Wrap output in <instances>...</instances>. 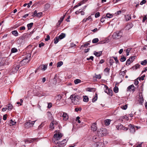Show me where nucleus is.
<instances>
[{"label":"nucleus","mask_w":147,"mask_h":147,"mask_svg":"<svg viewBox=\"0 0 147 147\" xmlns=\"http://www.w3.org/2000/svg\"><path fill=\"white\" fill-rule=\"evenodd\" d=\"M70 98L71 99L72 103L75 105L79 104L82 100L81 96L76 94L71 95Z\"/></svg>","instance_id":"obj_1"},{"label":"nucleus","mask_w":147,"mask_h":147,"mask_svg":"<svg viewBox=\"0 0 147 147\" xmlns=\"http://www.w3.org/2000/svg\"><path fill=\"white\" fill-rule=\"evenodd\" d=\"M31 55L30 54H28L25 59H23L20 62L19 65L21 66L26 64L27 63L29 62Z\"/></svg>","instance_id":"obj_2"},{"label":"nucleus","mask_w":147,"mask_h":147,"mask_svg":"<svg viewBox=\"0 0 147 147\" xmlns=\"http://www.w3.org/2000/svg\"><path fill=\"white\" fill-rule=\"evenodd\" d=\"M107 134V129L105 128H102L98 131L97 134L98 136H102L106 135Z\"/></svg>","instance_id":"obj_3"},{"label":"nucleus","mask_w":147,"mask_h":147,"mask_svg":"<svg viewBox=\"0 0 147 147\" xmlns=\"http://www.w3.org/2000/svg\"><path fill=\"white\" fill-rule=\"evenodd\" d=\"M123 35L122 32L120 31H117L114 33L113 35V38L117 39L120 38Z\"/></svg>","instance_id":"obj_4"},{"label":"nucleus","mask_w":147,"mask_h":147,"mask_svg":"<svg viewBox=\"0 0 147 147\" xmlns=\"http://www.w3.org/2000/svg\"><path fill=\"white\" fill-rule=\"evenodd\" d=\"M62 136V135L61 133L55 134L54 135V139H53V140L56 143Z\"/></svg>","instance_id":"obj_5"},{"label":"nucleus","mask_w":147,"mask_h":147,"mask_svg":"<svg viewBox=\"0 0 147 147\" xmlns=\"http://www.w3.org/2000/svg\"><path fill=\"white\" fill-rule=\"evenodd\" d=\"M20 66L21 65L19 64L18 65H14L12 67L10 71L12 73H16L18 71Z\"/></svg>","instance_id":"obj_6"},{"label":"nucleus","mask_w":147,"mask_h":147,"mask_svg":"<svg viewBox=\"0 0 147 147\" xmlns=\"http://www.w3.org/2000/svg\"><path fill=\"white\" fill-rule=\"evenodd\" d=\"M36 121H31L29 120V121H27L25 123V126L26 128H29L33 126L34 123Z\"/></svg>","instance_id":"obj_7"},{"label":"nucleus","mask_w":147,"mask_h":147,"mask_svg":"<svg viewBox=\"0 0 147 147\" xmlns=\"http://www.w3.org/2000/svg\"><path fill=\"white\" fill-rule=\"evenodd\" d=\"M104 144L102 142H96L93 144L91 147H104Z\"/></svg>","instance_id":"obj_8"},{"label":"nucleus","mask_w":147,"mask_h":147,"mask_svg":"<svg viewBox=\"0 0 147 147\" xmlns=\"http://www.w3.org/2000/svg\"><path fill=\"white\" fill-rule=\"evenodd\" d=\"M56 99L57 100V102H62L63 99V96L60 95H59L56 96Z\"/></svg>","instance_id":"obj_9"},{"label":"nucleus","mask_w":147,"mask_h":147,"mask_svg":"<svg viewBox=\"0 0 147 147\" xmlns=\"http://www.w3.org/2000/svg\"><path fill=\"white\" fill-rule=\"evenodd\" d=\"M62 113H61V115L63 117V119L64 121H67L69 118L68 115L65 112H62Z\"/></svg>","instance_id":"obj_10"},{"label":"nucleus","mask_w":147,"mask_h":147,"mask_svg":"<svg viewBox=\"0 0 147 147\" xmlns=\"http://www.w3.org/2000/svg\"><path fill=\"white\" fill-rule=\"evenodd\" d=\"M66 142V140L64 139L61 142L59 143L57 142L56 143L58 144L59 146L61 147L64 146L65 145Z\"/></svg>","instance_id":"obj_11"},{"label":"nucleus","mask_w":147,"mask_h":147,"mask_svg":"<svg viewBox=\"0 0 147 147\" xmlns=\"http://www.w3.org/2000/svg\"><path fill=\"white\" fill-rule=\"evenodd\" d=\"M97 126L96 122L92 124L91 126L92 130L93 131H95L97 130Z\"/></svg>","instance_id":"obj_12"},{"label":"nucleus","mask_w":147,"mask_h":147,"mask_svg":"<svg viewBox=\"0 0 147 147\" xmlns=\"http://www.w3.org/2000/svg\"><path fill=\"white\" fill-rule=\"evenodd\" d=\"M135 88L133 84L129 86L127 88V91H134Z\"/></svg>","instance_id":"obj_13"},{"label":"nucleus","mask_w":147,"mask_h":147,"mask_svg":"<svg viewBox=\"0 0 147 147\" xmlns=\"http://www.w3.org/2000/svg\"><path fill=\"white\" fill-rule=\"evenodd\" d=\"M128 126L129 128V130L130 132L132 133H134L135 131V130L133 125L131 124H130Z\"/></svg>","instance_id":"obj_14"},{"label":"nucleus","mask_w":147,"mask_h":147,"mask_svg":"<svg viewBox=\"0 0 147 147\" xmlns=\"http://www.w3.org/2000/svg\"><path fill=\"white\" fill-rule=\"evenodd\" d=\"M29 34L27 33L24 34L23 36H20V39L21 40H24L25 38H28L29 36Z\"/></svg>","instance_id":"obj_15"},{"label":"nucleus","mask_w":147,"mask_h":147,"mask_svg":"<svg viewBox=\"0 0 147 147\" xmlns=\"http://www.w3.org/2000/svg\"><path fill=\"white\" fill-rule=\"evenodd\" d=\"M94 54L96 57H100L102 54V51H100L98 52H97L95 51L94 52Z\"/></svg>","instance_id":"obj_16"},{"label":"nucleus","mask_w":147,"mask_h":147,"mask_svg":"<svg viewBox=\"0 0 147 147\" xmlns=\"http://www.w3.org/2000/svg\"><path fill=\"white\" fill-rule=\"evenodd\" d=\"M55 123H57V122L55 121H53L50 124V127L51 129H54L55 127L54 124Z\"/></svg>","instance_id":"obj_17"},{"label":"nucleus","mask_w":147,"mask_h":147,"mask_svg":"<svg viewBox=\"0 0 147 147\" xmlns=\"http://www.w3.org/2000/svg\"><path fill=\"white\" fill-rule=\"evenodd\" d=\"M105 87L106 90H108V92H107V94L111 95V96L112 95L113 93V92L112 91L110 90V89H109L108 88V87L107 86H105Z\"/></svg>","instance_id":"obj_18"},{"label":"nucleus","mask_w":147,"mask_h":147,"mask_svg":"<svg viewBox=\"0 0 147 147\" xmlns=\"http://www.w3.org/2000/svg\"><path fill=\"white\" fill-rule=\"evenodd\" d=\"M110 67H107L104 69V72L107 74H109L110 72Z\"/></svg>","instance_id":"obj_19"},{"label":"nucleus","mask_w":147,"mask_h":147,"mask_svg":"<svg viewBox=\"0 0 147 147\" xmlns=\"http://www.w3.org/2000/svg\"><path fill=\"white\" fill-rule=\"evenodd\" d=\"M111 121V120L109 119H107L104 121V123L105 125L106 126H108L109 125Z\"/></svg>","instance_id":"obj_20"},{"label":"nucleus","mask_w":147,"mask_h":147,"mask_svg":"<svg viewBox=\"0 0 147 147\" xmlns=\"http://www.w3.org/2000/svg\"><path fill=\"white\" fill-rule=\"evenodd\" d=\"M116 127L118 130H121L123 128V126L121 124H119L118 125H117Z\"/></svg>","instance_id":"obj_21"},{"label":"nucleus","mask_w":147,"mask_h":147,"mask_svg":"<svg viewBox=\"0 0 147 147\" xmlns=\"http://www.w3.org/2000/svg\"><path fill=\"white\" fill-rule=\"evenodd\" d=\"M6 106L7 107V109L9 111H11L12 109L13 106L11 104H9Z\"/></svg>","instance_id":"obj_22"},{"label":"nucleus","mask_w":147,"mask_h":147,"mask_svg":"<svg viewBox=\"0 0 147 147\" xmlns=\"http://www.w3.org/2000/svg\"><path fill=\"white\" fill-rule=\"evenodd\" d=\"M125 20L126 21H129L131 18V15L129 14H127L125 16Z\"/></svg>","instance_id":"obj_23"},{"label":"nucleus","mask_w":147,"mask_h":147,"mask_svg":"<svg viewBox=\"0 0 147 147\" xmlns=\"http://www.w3.org/2000/svg\"><path fill=\"white\" fill-rule=\"evenodd\" d=\"M89 98L88 96H83V101L86 102H87L88 101Z\"/></svg>","instance_id":"obj_24"},{"label":"nucleus","mask_w":147,"mask_h":147,"mask_svg":"<svg viewBox=\"0 0 147 147\" xmlns=\"http://www.w3.org/2000/svg\"><path fill=\"white\" fill-rule=\"evenodd\" d=\"M5 58H3L1 60H0V67L4 65Z\"/></svg>","instance_id":"obj_25"},{"label":"nucleus","mask_w":147,"mask_h":147,"mask_svg":"<svg viewBox=\"0 0 147 147\" xmlns=\"http://www.w3.org/2000/svg\"><path fill=\"white\" fill-rule=\"evenodd\" d=\"M65 36V34L63 33H62L59 36H58L60 39H62L64 38Z\"/></svg>","instance_id":"obj_26"},{"label":"nucleus","mask_w":147,"mask_h":147,"mask_svg":"<svg viewBox=\"0 0 147 147\" xmlns=\"http://www.w3.org/2000/svg\"><path fill=\"white\" fill-rule=\"evenodd\" d=\"M47 65H42L41 67V70L42 71H45L47 69Z\"/></svg>","instance_id":"obj_27"},{"label":"nucleus","mask_w":147,"mask_h":147,"mask_svg":"<svg viewBox=\"0 0 147 147\" xmlns=\"http://www.w3.org/2000/svg\"><path fill=\"white\" fill-rule=\"evenodd\" d=\"M12 34L16 36H18V33L16 30L13 31L11 32Z\"/></svg>","instance_id":"obj_28"},{"label":"nucleus","mask_w":147,"mask_h":147,"mask_svg":"<svg viewBox=\"0 0 147 147\" xmlns=\"http://www.w3.org/2000/svg\"><path fill=\"white\" fill-rule=\"evenodd\" d=\"M34 24L33 23H30V24H28L27 25V26L28 27V29L30 30V29L32 27Z\"/></svg>","instance_id":"obj_29"},{"label":"nucleus","mask_w":147,"mask_h":147,"mask_svg":"<svg viewBox=\"0 0 147 147\" xmlns=\"http://www.w3.org/2000/svg\"><path fill=\"white\" fill-rule=\"evenodd\" d=\"M132 62V60H131L129 58L126 61V65L128 66Z\"/></svg>","instance_id":"obj_30"},{"label":"nucleus","mask_w":147,"mask_h":147,"mask_svg":"<svg viewBox=\"0 0 147 147\" xmlns=\"http://www.w3.org/2000/svg\"><path fill=\"white\" fill-rule=\"evenodd\" d=\"M18 51L17 49L16 48H12L11 49V53H15Z\"/></svg>","instance_id":"obj_31"},{"label":"nucleus","mask_w":147,"mask_h":147,"mask_svg":"<svg viewBox=\"0 0 147 147\" xmlns=\"http://www.w3.org/2000/svg\"><path fill=\"white\" fill-rule=\"evenodd\" d=\"M98 95L96 93L95 94V96L92 99V102H94L96 101L97 99Z\"/></svg>","instance_id":"obj_32"},{"label":"nucleus","mask_w":147,"mask_h":147,"mask_svg":"<svg viewBox=\"0 0 147 147\" xmlns=\"http://www.w3.org/2000/svg\"><path fill=\"white\" fill-rule=\"evenodd\" d=\"M63 62L62 61H59L57 63V67H60L63 64Z\"/></svg>","instance_id":"obj_33"},{"label":"nucleus","mask_w":147,"mask_h":147,"mask_svg":"<svg viewBox=\"0 0 147 147\" xmlns=\"http://www.w3.org/2000/svg\"><path fill=\"white\" fill-rule=\"evenodd\" d=\"M105 16H106V18L107 17L108 18H111L113 16V15L112 14L108 13Z\"/></svg>","instance_id":"obj_34"},{"label":"nucleus","mask_w":147,"mask_h":147,"mask_svg":"<svg viewBox=\"0 0 147 147\" xmlns=\"http://www.w3.org/2000/svg\"><path fill=\"white\" fill-rule=\"evenodd\" d=\"M127 104L125 105H121L120 106V108L123 109V110H126L127 108Z\"/></svg>","instance_id":"obj_35"},{"label":"nucleus","mask_w":147,"mask_h":147,"mask_svg":"<svg viewBox=\"0 0 147 147\" xmlns=\"http://www.w3.org/2000/svg\"><path fill=\"white\" fill-rule=\"evenodd\" d=\"M59 37H55L54 39V43L55 44H56L58 42H59Z\"/></svg>","instance_id":"obj_36"},{"label":"nucleus","mask_w":147,"mask_h":147,"mask_svg":"<svg viewBox=\"0 0 147 147\" xmlns=\"http://www.w3.org/2000/svg\"><path fill=\"white\" fill-rule=\"evenodd\" d=\"M140 66V65L139 64H137L135 66H133L132 67V68H133L134 69H136L138 68H139Z\"/></svg>","instance_id":"obj_37"},{"label":"nucleus","mask_w":147,"mask_h":147,"mask_svg":"<svg viewBox=\"0 0 147 147\" xmlns=\"http://www.w3.org/2000/svg\"><path fill=\"white\" fill-rule=\"evenodd\" d=\"M98 41L99 39L98 38H95L92 40V42L93 43H96Z\"/></svg>","instance_id":"obj_38"},{"label":"nucleus","mask_w":147,"mask_h":147,"mask_svg":"<svg viewBox=\"0 0 147 147\" xmlns=\"http://www.w3.org/2000/svg\"><path fill=\"white\" fill-rule=\"evenodd\" d=\"M98 137H97L96 136H94L93 138V141L95 143H96V142H97V140H97V139H98Z\"/></svg>","instance_id":"obj_39"},{"label":"nucleus","mask_w":147,"mask_h":147,"mask_svg":"<svg viewBox=\"0 0 147 147\" xmlns=\"http://www.w3.org/2000/svg\"><path fill=\"white\" fill-rule=\"evenodd\" d=\"M113 91L115 93H117L118 92V88L115 86L113 88Z\"/></svg>","instance_id":"obj_40"},{"label":"nucleus","mask_w":147,"mask_h":147,"mask_svg":"<svg viewBox=\"0 0 147 147\" xmlns=\"http://www.w3.org/2000/svg\"><path fill=\"white\" fill-rule=\"evenodd\" d=\"M34 140V139H31L30 140H26L25 141V142L26 143V142H28L29 143H31L32 142H33Z\"/></svg>","instance_id":"obj_41"},{"label":"nucleus","mask_w":147,"mask_h":147,"mask_svg":"<svg viewBox=\"0 0 147 147\" xmlns=\"http://www.w3.org/2000/svg\"><path fill=\"white\" fill-rule=\"evenodd\" d=\"M16 122H14L12 120H11L10 122V124H9L11 126H12V125H15L16 124Z\"/></svg>","instance_id":"obj_42"},{"label":"nucleus","mask_w":147,"mask_h":147,"mask_svg":"<svg viewBox=\"0 0 147 147\" xmlns=\"http://www.w3.org/2000/svg\"><path fill=\"white\" fill-rule=\"evenodd\" d=\"M81 80L80 79H76L74 80V82L76 84H78L79 83H80Z\"/></svg>","instance_id":"obj_43"},{"label":"nucleus","mask_w":147,"mask_h":147,"mask_svg":"<svg viewBox=\"0 0 147 147\" xmlns=\"http://www.w3.org/2000/svg\"><path fill=\"white\" fill-rule=\"evenodd\" d=\"M147 61L146 60H144V61L141 62V64L142 65H145L147 63Z\"/></svg>","instance_id":"obj_44"},{"label":"nucleus","mask_w":147,"mask_h":147,"mask_svg":"<svg viewBox=\"0 0 147 147\" xmlns=\"http://www.w3.org/2000/svg\"><path fill=\"white\" fill-rule=\"evenodd\" d=\"M120 60L121 62H124L126 60V58L124 56H123L121 57Z\"/></svg>","instance_id":"obj_45"},{"label":"nucleus","mask_w":147,"mask_h":147,"mask_svg":"<svg viewBox=\"0 0 147 147\" xmlns=\"http://www.w3.org/2000/svg\"><path fill=\"white\" fill-rule=\"evenodd\" d=\"M19 28V30L20 31H21V30H25L26 28L24 26H22L20 27Z\"/></svg>","instance_id":"obj_46"},{"label":"nucleus","mask_w":147,"mask_h":147,"mask_svg":"<svg viewBox=\"0 0 147 147\" xmlns=\"http://www.w3.org/2000/svg\"><path fill=\"white\" fill-rule=\"evenodd\" d=\"M42 13L41 12L38 13L36 17L38 18H40L42 15Z\"/></svg>","instance_id":"obj_47"},{"label":"nucleus","mask_w":147,"mask_h":147,"mask_svg":"<svg viewBox=\"0 0 147 147\" xmlns=\"http://www.w3.org/2000/svg\"><path fill=\"white\" fill-rule=\"evenodd\" d=\"M114 63V61L113 59H110L109 63L111 66L113 65V64Z\"/></svg>","instance_id":"obj_48"},{"label":"nucleus","mask_w":147,"mask_h":147,"mask_svg":"<svg viewBox=\"0 0 147 147\" xmlns=\"http://www.w3.org/2000/svg\"><path fill=\"white\" fill-rule=\"evenodd\" d=\"M114 59L115 60V63H118L119 62V60L117 59V57H113Z\"/></svg>","instance_id":"obj_49"},{"label":"nucleus","mask_w":147,"mask_h":147,"mask_svg":"<svg viewBox=\"0 0 147 147\" xmlns=\"http://www.w3.org/2000/svg\"><path fill=\"white\" fill-rule=\"evenodd\" d=\"M37 10H35L33 13V15L32 16L33 17H35L36 16L37 13Z\"/></svg>","instance_id":"obj_50"},{"label":"nucleus","mask_w":147,"mask_h":147,"mask_svg":"<svg viewBox=\"0 0 147 147\" xmlns=\"http://www.w3.org/2000/svg\"><path fill=\"white\" fill-rule=\"evenodd\" d=\"M140 102L142 103L144 102V99L142 97H140L139 98Z\"/></svg>","instance_id":"obj_51"},{"label":"nucleus","mask_w":147,"mask_h":147,"mask_svg":"<svg viewBox=\"0 0 147 147\" xmlns=\"http://www.w3.org/2000/svg\"><path fill=\"white\" fill-rule=\"evenodd\" d=\"M106 18V16H105L104 17H103V16L102 17V18H101L100 19V22L102 23L104 22L105 21V20L104 19V18Z\"/></svg>","instance_id":"obj_52"},{"label":"nucleus","mask_w":147,"mask_h":147,"mask_svg":"<svg viewBox=\"0 0 147 147\" xmlns=\"http://www.w3.org/2000/svg\"><path fill=\"white\" fill-rule=\"evenodd\" d=\"M130 51V49H127L126 51V55L127 56H128L129 55V52Z\"/></svg>","instance_id":"obj_53"},{"label":"nucleus","mask_w":147,"mask_h":147,"mask_svg":"<svg viewBox=\"0 0 147 147\" xmlns=\"http://www.w3.org/2000/svg\"><path fill=\"white\" fill-rule=\"evenodd\" d=\"M52 106V104L51 103L49 102L48 103V107H47L48 108H50Z\"/></svg>","instance_id":"obj_54"},{"label":"nucleus","mask_w":147,"mask_h":147,"mask_svg":"<svg viewBox=\"0 0 147 147\" xmlns=\"http://www.w3.org/2000/svg\"><path fill=\"white\" fill-rule=\"evenodd\" d=\"M135 57H136V56H132L131 57L129 58V59L131 60H132V62H133V61H134V59H135Z\"/></svg>","instance_id":"obj_55"},{"label":"nucleus","mask_w":147,"mask_h":147,"mask_svg":"<svg viewBox=\"0 0 147 147\" xmlns=\"http://www.w3.org/2000/svg\"><path fill=\"white\" fill-rule=\"evenodd\" d=\"M121 118L122 119H125L127 120H128V117L127 116H121Z\"/></svg>","instance_id":"obj_56"},{"label":"nucleus","mask_w":147,"mask_h":147,"mask_svg":"<svg viewBox=\"0 0 147 147\" xmlns=\"http://www.w3.org/2000/svg\"><path fill=\"white\" fill-rule=\"evenodd\" d=\"M100 16V13L99 12H97L95 15V17L96 18L99 17Z\"/></svg>","instance_id":"obj_57"},{"label":"nucleus","mask_w":147,"mask_h":147,"mask_svg":"<svg viewBox=\"0 0 147 147\" xmlns=\"http://www.w3.org/2000/svg\"><path fill=\"white\" fill-rule=\"evenodd\" d=\"M45 44L44 43L42 42L39 44V47L40 48L41 47L44 46Z\"/></svg>","instance_id":"obj_58"},{"label":"nucleus","mask_w":147,"mask_h":147,"mask_svg":"<svg viewBox=\"0 0 147 147\" xmlns=\"http://www.w3.org/2000/svg\"><path fill=\"white\" fill-rule=\"evenodd\" d=\"M8 61L7 59L6 60L5 59V61H4V65H8L9 64V62Z\"/></svg>","instance_id":"obj_59"},{"label":"nucleus","mask_w":147,"mask_h":147,"mask_svg":"<svg viewBox=\"0 0 147 147\" xmlns=\"http://www.w3.org/2000/svg\"><path fill=\"white\" fill-rule=\"evenodd\" d=\"M126 71H121V73H120L119 74L121 75H122L123 76H124L125 75V73Z\"/></svg>","instance_id":"obj_60"},{"label":"nucleus","mask_w":147,"mask_h":147,"mask_svg":"<svg viewBox=\"0 0 147 147\" xmlns=\"http://www.w3.org/2000/svg\"><path fill=\"white\" fill-rule=\"evenodd\" d=\"M50 39V36L48 35L46 36V38L45 39V40L46 41H48Z\"/></svg>","instance_id":"obj_61"},{"label":"nucleus","mask_w":147,"mask_h":147,"mask_svg":"<svg viewBox=\"0 0 147 147\" xmlns=\"http://www.w3.org/2000/svg\"><path fill=\"white\" fill-rule=\"evenodd\" d=\"M65 16H64L63 17H61L60 18V20L59 21V24L61 23V22L64 19V18L65 17Z\"/></svg>","instance_id":"obj_62"},{"label":"nucleus","mask_w":147,"mask_h":147,"mask_svg":"<svg viewBox=\"0 0 147 147\" xmlns=\"http://www.w3.org/2000/svg\"><path fill=\"white\" fill-rule=\"evenodd\" d=\"M145 75H143L140 78H139V80L140 81L141 80H144V78L145 77Z\"/></svg>","instance_id":"obj_63"},{"label":"nucleus","mask_w":147,"mask_h":147,"mask_svg":"<svg viewBox=\"0 0 147 147\" xmlns=\"http://www.w3.org/2000/svg\"><path fill=\"white\" fill-rule=\"evenodd\" d=\"M96 78L97 79H100L101 78V76L100 74L96 75Z\"/></svg>","instance_id":"obj_64"}]
</instances>
